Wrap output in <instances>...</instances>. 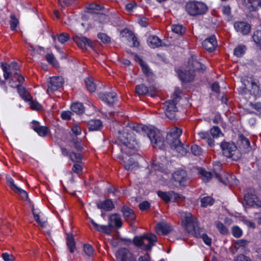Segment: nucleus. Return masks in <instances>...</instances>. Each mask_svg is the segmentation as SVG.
<instances>
[{"label":"nucleus","instance_id":"f257e3e1","mask_svg":"<svg viewBox=\"0 0 261 261\" xmlns=\"http://www.w3.org/2000/svg\"><path fill=\"white\" fill-rule=\"evenodd\" d=\"M129 128L138 133L145 132L154 148L160 149L164 148V138L158 130L150 128L146 126L140 124L130 125L124 129L122 133L120 130L118 131L119 145H120V150L122 152L129 154L130 152L128 151V149H137L139 147L138 143L134 137V135L128 132Z\"/></svg>","mask_w":261,"mask_h":261},{"label":"nucleus","instance_id":"f03ea898","mask_svg":"<svg viewBox=\"0 0 261 261\" xmlns=\"http://www.w3.org/2000/svg\"><path fill=\"white\" fill-rule=\"evenodd\" d=\"M182 225L188 233H192L196 238H201L204 243L210 246L212 239L197 225V219L190 213H185L182 217Z\"/></svg>","mask_w":261,"mask_h":261},{"label":"nucleus","instance_id":"7ed1b4c3","mask_svg":"<svg viewBox=\"0 0 261 261\" xmlns=\"http://www.w3.org/2000/svg\"><path fill=\"white\" fill-rule=\"evenodd\" d=\"M188 65L189 67L188 71L181 70L177 71L179 79L184 83L190 82L194 80L195 71H203L205 69V66L198 62L194 56H192L189 58Z\"/></svg>","mask_w":261,"mask_h":261},{"label":"nucleus","instance_id":"20e7f679","mask_svg":"<svg viewBox=\"0 0 261 261\" xmlns=\"http://www.w3.org/2000/svg\"><path fill=\"white\" fill-rule=\"evenodd\" d=\"M241 82L243 87L238 89L240 94L244 95L245 98H247L246 95L249 92V95L253 96L255 99L261 97V87L257 81L251 78L249 81L246 77H242Z\"/></svg>","mask_w":261,"mask_h":261},{"label":"nucleus","instance_id":"39448f33","mask_svg":"<svg viewBox=\"0 0 261 261\" xmlns=\"http://www.w3.org/2000/svg\"><path fill=\"white\" fill-rule=\"evenodd\" d=\"M185 11L191 16H199L205 14L208 10L206 4L201 1H191L185 6Z\"/></svg>","mask_w":261,"mask_h":261},{"label":"nucleus","instance_id":"423d86ee","mask_svg":"<svg viewBox=\"0 0 261 261\" xmlns=\"http://www.w3.org/2000/svg\"><path fill=\"white\" fill-rule=\"evenodd\" d=\"M157 240V237L154 234L148 233L135 237L134 238V243L136 246L142 249L150 250Z\"/></svg>","mask_w":261,"mask_h":261},{"label":"nucleus","instance_id":"0eeeda50","mask_svg":"<svg viewBox=\"0 0 261 261\" xmlns=\"http://www.w3.org/2000/svg\"><path fill=\"white\" fill-rule=\"evenodd\" d=\"M220 147L223 154L233 161H238L241 157V153L237 149V147L233 142L223 141L221 143Z\"/></svg>","mask_w":261,"mask_h":261},{"label":"nucleus","instance_id":"6e6552de","mask_svg":"<svg viewBox=\"0 0 261 261\" xmlns=\"http://www.w3.org/2000/svg\"><path fill=\"white\" fill-rule=\"evenodd\" d=\"M178 99L179 97L176 95L172 99L167 100L163 103L165 115L169 119H176V113L177 112L176 104Z\"/></svg>","mask_w":261,"mask_h":261},{"label":"nucleus","instance_id":"1a4fd4ad","mask_svg":"<svg viewBox=\"0 0 261 261\" xmlns=\"http://www.w3.org/2000/svg\"><path fill=\"white\" fill-rule=\"evenodd\" d=\"M172 179L175 186L186 187L190 182V179L184 170H177L172 174Z\"/></svg>","mask_w":261,"mask_h":261},{"label":"nucleus","instance_id":"9d476101","mask_svg":"<svg viewBox=\"0 0 261 261\" xmlns=\"http://www.w3.org/2000/svg\"><path fill=\"white\" fill-rule=\"evenodd\" d=\"M182 132V129L176 126L170 129L166 136V142L170 145V147L175 146V144L180 143L179 138Z\"/></svg>","mask_w":261,"mask_h":261},{"label":"nucleus","instance_id":"9b49d317","mask_svg":"<svg viewBox=\"0 0 261 261\" xmlns=\"http://www.w3.org/2000/svg\"><path fill=\"white\" fill-rule=\"evenodd\" d=\"M244 199L246 204L249 206L261 207V200L253 189H248L244 194Z\"/></svg>","mask_w":261,"mask_h":261},{"label":"nucleus","instance_id":"f8f14e48","mask_svg":"<svg viewBox=\"0 0 261 261\" xmlns=\"http://www.w3.org/2000/svg\"><path fill=\"white\" fill-rule=\"evenodd\" d=\"M158 195L166 203H168L171 200L178 202L182 201L185 199V197L182 195L172 191L168 192L159 191L158 192Z\"/></svg>","mask_w":261,"mask_h":261},{"label":"nucleus","instance_id":"ddd939ff","mask_svg":"<svg viewBox=\"0 0 261 261\" xmlns=\"http://www.w3.org/2000/svg\"><path fill=\"white\" fill-rule=\"evenodd\" d=\"M1 67L3 71V75L5 80H8L9 76L11 73L17 72L16 71L19 69L18 65L15 62H13L10 64L2 62Z\"/></svg>","mask_w":261,"mask_h":261},{"label":"nucleus","instance_id":"4468645a","mask_svg":"<svg viewBox=\"0 0 261 261\" xmlns=\"http://www.w3.org/2000/svg\"><path fill=\"white\" fill-rule=\"evenodd\" d=\"M62 76H53L50 78L48 84L47 93L53 92L61 88L64 83Z\"/></svg>","mask_w":261,"mask_h":261},{"label":"nucleus","instance_id":"2eb2a0df","mask_svg":"<svg viewBox=\"0 0 261 261\" xmlns=\"http://www.w3.org/2000/svg\"><path fill=\"white\" fill-rule=\"evenodd\" d=\"M116 257L119 261H136L129 250L125 248L119 249L116 253Z\"/></svg>","mask_w":261,"mask_h":261},{"label":"nucleus","instance_id":"dca6fc26","mask_svg":"<svg viewBox=\"0 0 261 261\" xmlns=\"http://www.w3.org/2000/svg\"><path fill=\"white\" fill-rule=\"evenodd\" d=\"M233 26L236 32L243 35L248 34L251 30L250 24L245 21L235 22Z\"/></svg>","mask_w":261,"mask_h":261},{"label":"nucleus","instance_id":"f3484780","mask_svg":"<svg viewBox=\"0 0 261 261\" xmlns=\"http://www.w3.org/2000/svg\"><path fill=\"white\" fill-rule=\"evenodd\" d=\"M202 46L208 52H213L215 50L217 42L215 35H211L204 39L202 43Z\"/></svg>","mask_w":261,"mask_h":261},{"label":"nucleus","instance_id":"a211bd4d","mask_svg":"<svg viewBox=\"0 0 261 261\" xmlns=\"http://www.w3.org/2000/svg\"><path fill=\"white\" fill-rule=\"evenodd\" d=\"M8 79H10L9 82L10 86L13 88H16V87L22 85L24 81V77L17 72L11 73Z\"/></svg>","mask_w":261,"mask_h":261},{"label":"nucleus","instance_id":"6ab92c4d","mask_svg":"<svg viewBox=\"0 0 261 261\" xmlns=\"http://www.w3.org/2000/svg\"><path fill=\"white\" fill-rule=\"evenodd\" d=\"M99 97L101 100L110 105L114 103L117 99V94L114 92L100 93Z\"/></svg>","mask_w":261,"mask_h":261},{"label":"nucleus","instance_id":"aec40b11","mask_svg":"<svg viewBox=\"0 0 261 261\" xmlns=\"http://www.w3.org/2000/svg\"><path fill=\"white\" fill-rule=\"evenodd\" d=\"M214 173L216 178L222 183L223 185H227L228 178L226 176V174L224 171L221 170V167L219 165L217 166L214 168Z\"/></svg>","mask_w":261,"mask_h":261},{"label":"nucleus","instance_id":"412c9836","mask_svg":"<svg viewBox=\"0 0 261 261\" xmlns=\"http://www.w3.org/2000/svg\"><path fill=\"white\" fill-rule=\"evenodd\" d=\"M155 229L158 234L166 235L172 230V228L168 223L162 222L156 225Z\"/></svg>","mask_w":261,"mask_h":261},{"label":"nucleus","instance_id":"4be33fe9","mask_svg":"<svg viewBox=\"0 0 261 261\" xmlns=\"http://www.w3.org/2000/svg\"><path fill=\"white\" fill-rule=\"evenodd\" d=\"M109 225L112 229L113 227H120L122 222L120 216L117 214H113L110 216L109 218Z\"/></svg>","mask_w":261,"mask_h":261},{"label":"nucleus","instance_id":"5701e85b","mask_svg":"<svg viewBox=\"0 0 261 261\" xmlns=\"http://www.w3.org/2000/svg\"><path fill=\"white\" fill-rule=\"evenodd\" d=\"M102 122L99 119H92L88 122V127L90 131H96L101 129Z\"/></svg>","mask_w":261,"mask_h":261},{"label":"nucleus","instance_id":"b1692460","mask_svg":"<svg viewBox=\"0 0 261 261\" xmlns=\"http://www.w3.org/2000/svg\"><path fill=\"white\" fill-rule=\"evenodd\" d=\"M242 5L249 12L257 10V0H242Z\"/></svg>","mask_w":261,"mask_h":261},{"label":"nucleus","instance_id":"393cba45","mask_svg":"<svg viewBox=\"0 0 261 261\" xmlns=\"http://www.w3.org/2000/svg\"><path fill=\"white\" fill-rule=\"evenodd\" d=\"M97 206L98 208L103 210L106 211H111L114 207L112 201L110 199H106L98 203Z\"/></svg>","mask_w":261,"mask_h":261},{"label":"nucleus","instance_id":"a878e982","mask_svg":"<svg viewBox=\"0 0 261 261\" xmlns=\"http://www.w3.org/2000/svg\"><path fill=\"white\" fill-rule=\"evenodd\" d=\"M122 212L125 220L128 222H132L135 219V216L132 210L126 206H123Z\"/></svg>","mask_w":261,"mask_h":261},{"label":"nucleus","instance_id":"bb28decb","mask_svg":"<svg viewBox=\"0 0 261 261\" xmlns=\"http://www.w3.org/2000/svg\"><path fill=\"white\" fill-rule=\"evenodd\" d=\"M147 41L148 45L152 48L158 47L161 45V40L156 36H149Z\"/></svg>","mask_w":261,"mask_h":261},{"label":"nucleus","instance_id":"cd10ccee","mask_svg":"<svg viewBox=\"0 0 261 261\" xmlns=\"http://www.w3.org/2000/svg\"><path fill=\"white\" fill-rule=\"evenodd\" d=\"M200 138L206 140L208 145L212 147L214 146V140L211 137L210 133L208 131H201L198 133Z\"/></svg>","mask_w":261,"mask_h":261},{"label":"nucleus","instance_id":"c85d7f7f","mask_svg":"<svg viewBox=\"0 0 261 261\" xmlns=\"http://www.w3.org/2000/svg\"><path fill=\"white\" fill-rule=\"evenodd\" d=\"M74 40L77 45L82 48H86L87 46H91L90 41L85 37H75Z\"/></svg>","mask_w":261,"mask_h":261},{"label":"nucleus","instance_id":"c756f323","mask_svg":"<svg viewBox=\"0 0 261 261\" xmlns=\"http://www.w3.org/2000/svg\"><path fill=\"white\" fill-rule=\"evenodd\" d=\"M91 223L94 226V228L100 232H105L106 233H110L111 232L112 229L108 224V225H99L96 223L93 219L91 220Z\"/></svg>","mask_w":261,"mask_h":261},{"label":"nucleus","instance_id":"7c9ffc66","mask_svg":"<svg viewBox=\"0 0 261 261\" xmlns=\"http://www.w3.org/2000/svg\"><path fill=\"white\" fill-rule=\"evenodd\" d=\"M20 96L25 101H29L32 98L29 92L21 85L16 87Z\"/></svg>","mask_w":261,"mask_h":261},{"label":"nucleus","instance_id":"2f4dec72","mask_svg":"<svg viewBox=\"0 0 261 261\" xmlns=\"http://www.w3.org/2000/svg\"><path fill=\"white\" fill-rule=\"evenodd\" d=\"M91 13H93L94 19L100 23H105L109 21L110 17L106 14L98 12H91Z\"/></svg>","mask_w":261,"mask_h":261},{"label":"nucleus","instance_id":"473e14b6","mask_svg":"<svg viewBox=\"0 0 261 261\" xmlns=\"http://www.w3.org/2000/svg\"><path fill=\"white\" fill-rule=\"evenodd\" d=\"M171 148L181 155H185L188 152V146L182 144L180 141L179 144H175V146H172Z\"/></svg>","mask_w":261,"mask_h":261},{"label":"nucleus","instance_id":"72a5a7b5","mask_svg":"<svg viewBox=\"0 0 261 261\" xmlns=\"http://www.w3.org/2000/svg\"><path fill=\"white\" fill-rule=\"evenodd\" d=\"M71 109L72 112L77 114H82L84 112L85 108L82 103L75 102L71 106Z\"/></svg>","mask_w":261,"mask_h":261},{"label":"nucleus","instance_id":"f704fd0d","mask_svg":"<svg viewBox=\"0 0 261 261\" xmlns=\"http://www.w3.org/2000/svg\"><path fill=\"white\" fill-rule=\"evenodd\" d=\"M85 85L87 90L90 92H93L96 90V85L94 83L92 77H88L85 79Z\"/></svg>","mask_w":261,"mask_h":261},{"label":"nucleus","instance_id":"c9c22d12","mask_svg":"<svg viewBox=\"0 0 261 261\" xmlns=\"http://www.w3.org/2000/svg\"><path fill=\"white\" fill-rule=\"evenodd\" d=\"M124 166L125 169L127 171H132L135 168L138 167V164L135 162L133 158H129L127 162L124 163Z\"/></svg>","mask_w":261,"mask_h":261},{"label":"nucleus","instance_id":"e433bc0d","mask_svg":"<svg viewBox=\"0 0 261 261\" xmlns=\"http://www.w3.org/2000/svg\"><path fill=\"white\" fill-rule=\"evenodd\" d=\"M210 133L211 137L214 139L215 138H218L223 134L221 132L220 128L217 126H214L210 130Z\"/></svg>","mask_w":261,"mask_h":261},{"label":"nucleus","instance_id":"4c0bfd02","mask_svg":"<svg viewBox=\"0 0 261 261\" xmlns=\"http://www.w3.org/2000/svg\"><path fill=\"white\" fill-rule=\"evenodd\" d=\"M246 46L244 45H239L234 49V55L237 57H242L246 51Z\"/></svg>","mask_w":261,"mask_h":261},{"label":"nucleus","instance_id":"58836bf2","mask_svg":"<svg viewBox=\"0 0 261 261\" xmlns=\"http://www.w3.org/2000/svg\"><path fill=\"white\" fill-rule=\"evenodd\" d=\"M214 203L213 199L210 196L204 197L201 199V205L205 207L212 205Z\"/></svg>","mask_w":261,"mask_h":261},{"label":"nucleus","instance_id":"ea45409f","mask_svg":"<svg viewBox=\"0 0 261 261\" xmlns=\"http://www.w3.org/2000/svg\"><path fill=\"white\" fill-rule=\"evenodd\" d=\"M67 245L71 253L74 251L75 249V243L72 236L68 234L67 237Z\"/></svg>","mask_w":261,"mask_h":261},{"label":"nucleus","instance_id":"a19ab883","mask_svg":"<svg viewBox=\"0 0 261 261\" xmlns=\"http://www.w3.org/2000/svg\"><path fill=\"white\" fill-rule=\"evenodd\" d=\"M199 174L202 176V179L204 182H208L212 177V174L211 172L202 169H200Z\"/></svg>","mask_w":261,"mask_h":261},{"label":"nucleus","instance_id":"79ce46f5","mask_svg":"<svg viewBox=\"0 0 261 261\" xmlns=\"http://www.w3.org/2000/svg\"><path fill=\"white\" fill-rule=\"evenodd\" d=\"M249 242L245 239H240L237 240L234 244V248L236 250H239L241 248L246 247Z\"/></svg>","mask_w":261,"mask_h":261},{"label":"nucleus","instance_id":"37998d69","mask_svg":"<svg viewBox=\"0 0 261 261\" xmlns=\"http://www.w3.org/2000/svg\"><path fill=\"white\" fill-rule=\"evenodd\" d=\"M136 91L138 94L145 95L148 92V88L143 84L136 86Z\"/></svg>","mask_w":261,"mask_h":261},{"label":"nucleus","instance_id":"c03bdc74","mask_svg":"<svg viewBox=\"0 0 261 261\" xmlns=\"http://www.w3.org/2000/svg\"><path fill=\"white\" fill-rule=\"evenodd\" d=\"M232 234L236 238H240L243 234V230L238 226H233L231 228Z\"/></svg>","mask_w":261,"mask_h":261},{"label":"nucleus","instance_id":"a18cd8bd","mask_svg":"<svg viewBox=\"0 0 261 261\" xmlns=\"http://www.w3.org/2000/svg\"><path fill=\"white\" fill-rule=\"evenodd\" d=\"M171 28L173 32L178 35L182 34L185 31V28L180 24H173Z\"/></svg>","mask_w":261,"mask_h":261},{"label":"nucleus","instance_id":"49530a36","mask_svg":"<svg viewBox=\"0 0 261 261\" xmlns=\"http://www.w3.org/2000/svg\"><path fill=\"white\" fill-rule=\"evenodd\" d=\"M216 227L220 233L223 235L228 233V229L222 223L220 222H216Z\"/></svg>","mask_w":261,"mask_h":261},{"label":"nucleus","instance_id":"de8ad7c7","mask_svg":"<svg viewBox=\"0 0 261 261\" xmlns=\"http://www.w3.org/2000/svg\"><path fill=\"white\" fill-rule=\"evenodd\" d=\"M139 63L142 67L143 73L146 75H149L151 72L148 66L141 59H140Z\"/></svg>","mask_w":261,"mask_h":261},{"label":"nucleus","instance_id":"09e8293b","mask_svg":"<svg viewBox=\"0 0 261 261\" xmlns=\"http://www.w3.org/2000/svg\"><path fill=\"white\" fill-rule=\"evenodd\" d=\"M222 11L227 20H230L231 18L230 7L229 6H224L222 8Z\"/></svg>","mask_w":261,"mask_h":261},{"label":"nucleus","instance_id":"8fccbe9b","mask_svg":"<svg viewBox=\"0 0 261 261\" xmlns=\"http://www.w3.org/2000/svg\"><path fill=\"white\" fill-rule=\"evenodd\" d=\"M108 192L109 194H111L112 196L115 197H119L121 195V192L113 186H110L108 188Z\"/></svg>","mask_w":261,"mask_h":261},{"label":"nucleus","instance_id":"3c124183","mask_svg":"<svg viewBox=\"0 0 261 261\" xmlns=\"http://www.w3.org/2000/svg\"><path fill=\"white\" fill-rule=\"evenodd\" d=\"M32 212H33V214L34 215V219L36 220V221L38 224H39L41 226L44 227L45 226V222L44 221H43L40 219L39 212L37 211L34 210V208L32 209Z\"/></svg>","mask_w":261,"mask_h":261},{"label":"nucleus","instance_id":"603ef678","mask_svg":"<svg viewBox=\"0 0 261 261\" xmlns=\"http://www.w3.org/2000/svg\"><path fill=\"white\" fill-rule=\"evenodd\" d=\"M49 132L48 127L45 126H42L36 131L39 136L44 137Z\"/></svg>","mask_w":261,"mask_h":261},{"label":"nucleus","instance_id":"864d4df0","mask_svg":"<svg viewBox=\"0 0 261 261\" xmlns=\"http://www.w3.org/2000/svg\"><path fill=\"white\" fill-rule=\"evenodd\" d=\"M252 38L256 44H261V31H256L254 33Z\"/></svg>","mask_w":261,"mask_h":261},{"label":"nucleus","instance_id":"5fc2aeb1","mask_svg":"<svg viewBox=\"0 0 261 261\" xmlns=\"http://www.w3.org/2000/svg\"><path fill=\"white\" fill-rule=\"evenodd\" d=\"M70 159L74 162L80 163L82 161L81 154L79 153L71 152L69 154Z\"/></svg>","mask_w":261,"mask_h":261},{"label":"nucleus","instance_id":"6e6d98bb","mask_svg":"<svg viewBox=\"0 0 261 261\" xmlns=\"http://www.w3.org/2000/svg\"><path fill=\"white\" fill-rule=\"evenodd\" d=\"M30 105L32 109L34 110H40L42 109V106L37 101L34 100L32 99L29 101Z\"/></svg>","mask_w":261,"mask_h":261},{"label":"nucleus","instance_id":"4d7b16f0","mask_svg":"<svg viewBox=\"0 0 261 261\" xmlns=\"http://www.w3.org/2000/svg\"><path fill=\"white\" fill-rule=\"evenodd\" d=\"M191 152L195 156H199L202 153L201 148L197 145H193L191 147Z\"/></svg>","mask_w":261,"mask_h":261},{"label":"nucleus","instance_id":"13d9d810","mask_svg":"<svg viewBox=\"0 0 261 261\" xmlns=\"http://www.w3.org/2000/svg\"><path fill=\"white\" fill-rule=\"evenodd\" d=\"M18 21L15 16L11 14V20L10 21V28L12 30H14L17 25Z\"/></svg>","mask_w":261,"mask_h":261},{"label":"nucleus","instance_id":"bf43d9fd","mask_svg":"<svg viewBox=\"0 0 261 261\" xmlns=\"http://www.w3.org/2000/svg\"><path fill=\"white\" fill-rule=\"evenodd\" d=\"M7 182L10 188L14 192L19 188L14 183V181L11 177H7Z\"/></svg>","mask_w":261,"mask_h":261},{"label":"nucleus","instance_id":"052dcab7","mask_svg":"<svg viewBox=\"0 0 261 261\" xmlns=\"http://www.w3.org/2000/svg\"><path fill=\"white\" fill-rule=\"evenodd\" d=\"M97 37L104 43L110 42V38L105 33H100L98 34Z\"/></svg>","mask_w":261,"mask_h":261},{"label":"nucleus","instance_id":"680f3d73","mask_svg":"<svg viewBox=\"0 0 261 261\" xmlns=\"http://www.w3.org/2000/svg\"><path fill=\"white\" fill-rule=\"evenodd\" d=\"M84 251L85 254L90 256L93 254L94 249L91 245L86 244L84 246Z\"/></svg>","mask_w":261,"mask_h":261},{"label":"nucleus","instance_id":"e2e57ef3","mask_svg":"<svg viewBox=\"0 0 261 261\" xmlns=\"http://www.w3.org/2000/svg\"><path fill=\"white\" fill-rule=\"evenodd\" d=\"M73 144L74 147L79 151H81L83 147L82 145L81 140L78 138L73 139Z\"/></svg>","mask_w":261,"mask_h":261},{"label":"nucleus","instance_id":"0e129e2a","mask_svg":"<svg viewBox=\"0 0 261 261\" xmlns=\"http://www.w3.org/2000/svg\"><path fill=\"white\" fill-rule=\"evenodd\" d=\"M250 106L252 108L254 109L256 111V114L261 116V103L260 102H255L250 103Z\"/></svg>","mask_w":261,"mask_h":261},{"label":"nucleus","instance_id":"69168bd1","mask_svg":"<svg viewBox=\"0 0 261 261\" xmlns=\"http://www.w3.org/2000/svg\"><path fill=\"white\" fill-rule=\"evenodd\" d=\"M69 39V36L68 34L63 33L61 34L58 37V41L61 43H64Z\"/></svg>","mask_w":261,"mask_h":261},{"label":"nucleus","instance_id":"338daca9","mask_svg":"<svg viewBox=\"0 0 261 261\" xmlns=\"http://www.w3.org/2000/svg\"><path fill=\"white\" fill-rule=\"evenodd\" d=\"M15 192L19 194V195L21 196V198L24 200H27L28 198V195L27 192L25 190H24L20 188H18L15 191Z\"/></svg>","mask_w":261,"mask_h":261},{"label":"nucleus","instance_id":"774afa93","mask_svg":"<svg viewBox=\"0 0 261 261\" xmlns=\"http://www.w3.org/2000/svg\"><path fill=\"white\" fill-rule=\"evenodd\" d=\"M236 261H252L251 259L248 256L243 254L238 255L236 258Z\"/></svg>","mask_w":261,"mask_h":261}]
</instances>
